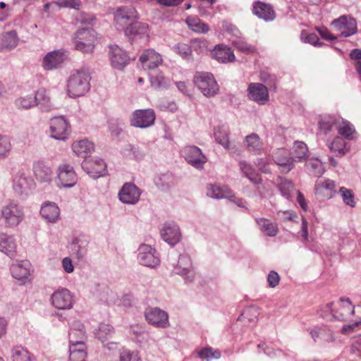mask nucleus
<instances>
[{
	"label": "nucleus",
	"mask_w": 361,
	"mask_h": 361,
	"mask_svg": "<svg viewBox=\"0 0 361 361\" xmlns=\"http://www.w3.org/2000/svg\"><path fill=\"white\" fill-rule=\"evenodd\" d=\"M339 192L345 204L352 208L355 207V197L351 190L345 187H341Z\"/></svg>",
	"instance_id": "55"
},
{
	"label": "nucleus",
	"mask_w": 361,
	"mask_h": 361,
	"mask_svg": "<svg viewBox=\"0 0 361 361\" xmlns=\"http://www.w3.org/2000/svg\"><path fill=\"white\" fill-rule=\"evenodd\" d=\"M238 165L240 171L250 182L255 185L262 183V180L260 174L250 163L242 160L239 161Z\"/></svg>",
	"instance_id": "31"
},
{
	"label": "nucleus",
	"mask_w": 361,
	"mask_h": 361,
	"mask_svg": "<svg viewBox=\"0 0 361 361\" xmlns=\"http://www.w3.org/2000/svg\"><path fill=\"white\" fill-rule=\"evenodd\" d=\"M138 18V15L132 6L118 7L114 14V23L116 30H123L128 27L133 21Z\"/></svg>",
	"instance_id": "5"
},
{
	"label": "nucleus",
	"mask_w": 361,
	"mask_h": 361,
	"mask_svg": "<svg viewBox=\"0 0 361 361\" xmlns=\"http://www.w3.org/2000/svg\"><path fill=\"white\" fill-rule=\"evenodd\" d=\"M34 173L40 182L48 183L52 180L51 168L43 161H37L33 166Z\"/></svg>",
	"instance_id": "32"
},
{
	"label": "nucleus",
	"mask_w": 361,
	"mask_h": 361,
	"mask_svg": "<svg viewBox=\"0 0 361 361\" xmlns=\"http://www.w3.org/2000/svg\"><path fill=\"white\" fill-rule=\"evenodd\" d=\"M351 59L355 60V66L361 81V50L355 49L350 54Z\"/></svg>",
	"instance_id": "62"
},
{
	"label": "nucleus",
	"mask_w": 361,
	"mask_h": 361,
	"mask_svg": "<svg viewBox=\"0 0 361 361\" xmlns=\"http://www.w3.org/2000/svg\"><path fill=\"white\" fill-rule=\"evenodd\" d=\"M33 185V180L24 173H18L13 179V189L19 195L27 194Z\"/></svg>",
	"instance_id": "27"
},
{
	"label": "nucleus",
	"mask_w": 361,
	"mask_h": 361,
	"mask_svg": "<svg viewBox=\"0 0 361 361\" xmlns=\"http://www.w3.org/2000/svg\"><path fill=\"white\" fill-rule=\"evenodd\" d=\"M173 272L183 276L185 282H192L195 278V271L190 257L188 255H180Z\"/></svg>",
	"instance_id": "11"
},
{
	"label": "nucleus",
	"mask_w": 361,
	"mask_h": 361,
	"mask_svg": "<svg viewBox=\"0 0 361 361\" xmlns=\"http://www.w3.org/2000/svg\"><path fill=\"white\" fill-rule=\"evenodd\" d=\"M307 173L312 176L319 178L325 172L323 163L318 158L312 157L307 160L305 164Z\"/></svg>",
	"instance_id": "39"
},
{
	"label": "nucleus",
	"mask_w": 361,
	"mask_h": 361,
	"mask_svg": "<svg viewBox=\"0 0 361 361\" xmlns=\"http://www.w3.org/2000/svg\"><path fill=\"white\" fill-rule=\"evenodd\" d=\"M231 44L237 50L244 54H250L256 51L255 46L248 44L241 37L235 38L231 41Z\"/></svg>",
	"instance_id": "48"
},
{
	"label": "nucleus",
	"mask_w": 361,
	"mask_h": 361,
	"mask_svg": "<svg viewBox=\"0 0 361 361\" xmlns=\"http://www.w3.org/2000/svg\"><path fill=\"white\" fill-rule=\"evenodd\" d=\"M212 54L214 59L222 63L233 62L235 60L233 50L230 47L223 44L216 45L212 51Z\"/></svg>",
	"instance_id": "28"
},
{
	"label": "nucleus",
	"mask_w": 361,
	"mask_h": 361,
	"mask_svg": "<svg viewBox=\"0 0 361 361\" xmlns=\"http://www.w3.org/2000/svg\"><path fill=\"white\" fill-rule=\"evenodd\" d=\"M361 329V320L356 321L350 324H345L343 326L341 332L343 334H350L356 332Z\"/></svg>",
	"instance_id": "63"
},
{
	"label": "nucleus",
	"mask_w": 361,
	"mask_h": 361,
	"mask_svg": "<svg viewBox=\"0 0 361 361\" xmlns=\"http://www.w3.org/2000/svg\"><path fill=\"white\" fill-rule=\"evenodd\" d=\"M207 195L214 199L231 198V190L226 185L209 184L207 187Z\"/></svg>",
	"instance_id": "40"
},
{
	"label": "nucleus",
	"mask_w": 361,
	"mask_h": 361,
	"mask_svg": "<svg viewBox=\"0 0 361 361\" xmlns=\"http://www.w3.org/2000/svg\"><path fill=\"white\" fill-rule=\"evenodd\" d=\"M109 54L112 66L118 70L123 69L129 62L126 52L117 45L110 46Z\"/></svg>",
	"instance_id": "22"
},
{
	"label": "nucleus",
	"mask_w": 361,
	"mask_h": 361,
	"mask_svg": "<svg viewBox=\"0 0 361 361\" xmlns=\"http://www.w3.org/2000/svg\"><path fill=\"white\" fill-rule=\"evenodd\" d=\"M73 152L78 156L86 157L88 154L91 153L94 149V143L87 139L76 140L72 144Z\"/></svg>",
	"instance_id": "38"
},
{
	"label": "nucleus",
	"mask_w": 361,
	"mask_h": 361,
	"mask_svg": "<svg viewBox=\"0 0 361 361\" xmlns=\"http://www.w3.org/2000/svg\"><path fill=\"white\" fill-rule=\"evenodd\" d=\"M88 241L84 238H74L71 243V249L78 259L83 258L87 252Z\"/></svg>",
	"instance_id": "44"
},
{
	"label": "nucleus",
	"mask_w": 361,
	"mask_h": 361,
	"mask_svg": "<svg viewBox=\"0 0 361 361\" xmlns=\"http://www.w3.org/2000/svg\"><path fill=\"white\" fill-rule=\"evenodd\" d=\"M141 190L133 183H125L118 192L119 200L124 204H135L140 197Z\"/></svg>",
	"instance_id": "17"
},
{
	"label": "nucleus",
	"mask_w": 361,
	"mask_h": 361,
	"mask_svg": "<svg viewBox=\"0 0 361 361\" xmlns=\"http://www.w3.org/2000/svg\"><path fill=\"white\" fill-rule=\"evenodd\" d=\"M149 27L146 23L135 22L125 29V35L132 40L147 37Z\"/></svg>",
	"instance_id": "25"
},
{
	"label": "nucleus",
	"mask_w": 361,
	"mask_h": 361,
	"mask_svg": "<svg viewBox=\"0 0 361 361\" xmlns=\"http://www.w3.org/2000/svg\"><path fill=\"white\" fill-rule=\"evenodd\" d=\"M338 134L341 137L345 138L348 140H353L355 134V129L353 124L349 121H343L342 123L337 127Z\"/></svg>",
	"instance_id": "46"
},
{
	"label": "nucleus",
	"mask_w": 361,
	"mask_h": 361,
	"mask_svg": "<svg viewBox=\"0 0 361 361\" xmlns=\"http://www.w3.org/2000/svg\"><path fill=\"white\" fill-rule=\"evenodd\" d=\"M314 189L315 194L327 199L332 198L337 192L335 181L329 178L317 180Z\"/></svg>",
	"instance_id": "19"
},
{
	"label": "nucleus",
	"mask_w": 361,
	"mask_h": 361,
	"mask_svg": "<svg viewBox=\"0 0 361 361\" xmlns=\"http://www.w3.org/2000/svg\"><path fill=\"white\" fill-rule=\"evenodd\" d=\"M308 153L307 145L302 141H295L291 149V158L293 162L303 161Z\"/></svg>",
	"instance_id": "41"
},
{
	"label": "nucleus",
	"mask_w": 361,
	"mask_h": 361,
	"mask_svg": "<svg viewBox=\"0 0 361 361\" xmlns=\"http://www.w3.org/2000/svg\"><path fill=\"white\" fill-rule=\"evenodd\" d=\"M50 137L58 140H66L70 133V126L64 116H56L49 123Z\"/></svg>",
	"instance_id": "10"
},
{
	"label": "nucleus",
	"mask_w": 361,
	"mask_h": 361,
	"mask_svg": "<svg viewBox=\"0 0 361 361\" xmlns=\"http://www.w3.org/2000/svg\"><path fill=\"white\" fill-rule=\"evenodd\" d=\"M42 217L48 223L55 224L60 218V209L53 202L42 203L40 209Z\"/></svg>",
	"instance_id": "23"
},
{
	"label": "nucleus",
	"mask_w": 361,
	"mask_h": 361,
	"mask_svg": "<svg viewBox=\"0 0 361 361\" xmlns=\"http://www.w3.org/2000/svg\"><path fill=\"white\" fill-rule=\"evenodd\" d=\"M335 125V120L332 118H323L319 122V130L324 135L329 134Z\"/></svg>",
	"instance_id": "58"
},
{
	"label": "nucleus",
	"mask_w": 361,
	"mask_h": 361,
	"mask_svg": "<svg viewBox=\"0 0 361 361\" xmlns=\"http://www.w3.org/2000/svg\"><path fill=\"white\" fill-rule=\"evenodd\" d=\"M137 259L142 266L156 268L160 264L159 255L151 245L141 244L137 249Z\"/></svg>",
	"instance_id": "6"
},
{
	"label": "nucleus",
	"mask_w": 361,
	"mask_h": 361,
	"mask_svg": "<svg viewBox=\"0 0 361 361\" xmlns=\"http://www.w3.org/2000/svg\"><path fill=\"white\" fill-rule=\"evenodd\" d=\"M25 213L22 206L14 201L6 204L1 209V218L6 226L13 228L24 219Z\"/></svg>",
	"instance_id": "4"
},
{
	"label": "nucleus",
	"mask_w": 361,
	"mask_h": 361,
	"mask_svg": "<svg viewBox=\"0 0 361 361\" xmlns=\"http://www.w3.org/2000/svg\"><path fill=\"white\" fill-rule=\"evenodd\" d=\"M85 337V330L83 324L79 320H74L71 324V328L69 333V341L71 338L82 340Z\"/></svg>",
	"instance_id": "49"
},
{
	"label": "nucleus",
	"mask_w": 361,
	"mask_h": 361,
	"mask_svg": "<svg viewBox=\"0 0 361 361\" xmlns=\"http://www.w3.org/2000/svg\"><path fill=\"white\" fill-rule=\"evenodd\" d=\"M183 156L189 164L197 169H203L207 162V157L202 150L194 145L186 147L183 150Z\"/></svg>",
	"instance_id": "15"
},
{
	"label": "nucleus",
	"mask_w": 361,
	"mask_h": 361,
	"mask_svg": "<svg viewBox=\"0 0 361 361\" xmlns=\"http://www.w3.org/2000/svg\"><path fill=\"white\" fill-rule=\"evenodd\" d=\"M156 185L161 190H166L173 185V178L171 173L160 175L155 180Z\"/></svg>",
	"instance_id": "50"
},
{
	"label": "nucleus",
	"mask_w": 361,
	"mask_h": 361,
	"mask_svg": "<svg viewBox=\"0 0 361 361\" xmlns=\"http://www.w3.org/2000/svg\"><path fill=\"white\" fill-rule=\"evenodd\" d=\"M120 361H140L137 354L128 350L123 349L120 352Z\"/></svg>",
	"instance_id": "64"
},
{
	"label": "nucleus",
	"mask_w": 361,
	"mask_h": 361,
	"mask_svg": "<svg viewBox=\"0 0 361 361\" xmlns=\"http://www.w3.org/2000/svg\"><path fill=\"white\" fill-rule=\"evenodd\" d=\"M186 23L194 32L207 33L209 31V26L197 17H188L186 19Z\"/></svg>",
	"instance_id": "47"
},
{
	"label": "nucleus",
	"mask_w": 361,
	"mask_h": 361,
	"mask_svg": "<svg viewBox=\"0 0 361 361\" xmlns=\"http://www.w3.org/2000/svg\"><path fill=\"white\" fill-rule=\"evenodd\" d=\"M97 32L92 28L78 29L73 37L74 48L82 53L93 52L97 43Z\"/></svg>",
	"instance_id": "2"
},
{
	"label": "nucleus",
	"mask_w": 361,
	"mask_h": 361,
	"mask_svg": "<svg viewBox=\"0 0 361 361\" xmlns=\"http://www.w3.org/2000/svg\"><path fill=\"white\" fill-rule=\"evenodd\" d=\"M13 361H32V356L23 347H17L12 350Z\"/></svg>",
	"instance_id": "51"
},
{
	"label": "nucleus",
	"mask_w": 361,
	"mask_h": 361,
	"mask_svg": "<svg viewBox=\"0 0 361 361\" xmlns=\"http://www.w3.org/2000/svg\"><path fill=\"white\" fill-rule=\"evenodd\" d=\"M66 59L65 53L61 50L49 51L43 57L42 67L47 71L57 69L62 66Z\"/></svg>",
	"instance_id": "16"
},
{
	"label": "nucleus",
	"mask_w": 361,
	"mask_h": 361,
	"mask_svg": "<svg viewBox=\"0 0 361 361\" xmlns=\"http://www.w3.org/2000/svg\"><path fill=\"white\" fill-rule=\"evenodd\" d=\"M255 222L260 231L269 237H274L279 233V228L276 223L265 218H255Z\"/></svg>",
	"instance_id": "35"
},
{
	"label": "nucleus",
	"mask_w": 361,
	"mask_h": 361,
	"mask_svg": "<svg viewBox=\"0 0 361 361\" xmlns=\"http://www.w3.org/2000/svg\"><path fill=\"white\" fill-rule=\"evenodd\" d=\"M246 150L253 155H259L264 151V144L259 136L252 133L245 137L243 140Z\"/></svg>",
	"instance_id": "24"
},
{
	"label": "nucleus",
	"mask_w": 361,
	"mask_h": 361,
	"mask_svg": "<svg viewBox=\"0 0 361 361\" xmlns=\"http://www.w3.org/2000/svg\"><path fill=\"white\" fill-rule=\"evenodd\" d=\"M173 50L183 59H190L192 56V49L186 44L178 43L173 47Z\"/></svg>",
	"instance_id": "57"
},
{
	"label": "nucleus",
	"mask_w": 361,
	"mask_h": 361,
	"mask_svg": "<svg viewBox=\"0 0 361 361\" xmlns=\"http://www.w3.org/2000/svg\"><path fill=\"white\" fill-rule=\"evenodd\" d=\"M329 149L334 152L336 156L342 157L349 150L347 143L341 137H336L334 140L328 145Z\"/></svg>",
	"instance_id": "45"
},
{
	"label": "nucleus",
	"mask_w": 361,
	"mask_h": 361,
	"mask_svg": "<svg viewBox=\"0 0 361 361\" xmlns=\"http://www.w3.org/2000/svg\"><path fill=\"white\" fill-rule=\"evenodd\" d=\"M273 159L276 164L282 168L285 172H289L294 167V162L284 149H278L274 154Z\"/></svg>",
	"instance_id": "30"
},
{
	"label": "nucleus",
	"mask_w": 361,
	"mask_h": 361,
	"mask_svg": "<svg viewBox=\"0 0 361 361\" xmlns=\"http://www.w3.org/2000/svg\"><path fill=\"white\" fill-rule=\"evenodd\" d=\"M149 80L151 86L155 90H166L171 85L170 79L166 78L162 73L150 74Z\"/></svg>",
	"instance_id": "43"
},
{
	"label": "nucleus",
	"mask_w": 361,
	"mask_h": 361,
	"mask_svg": "<svg viewBox=\"0 0 361 361\" xmlns=\"http://www.w3.org/2000/svg\"><path fill=\"white\" fill-rule=\"evenodd\" d=\"M161 235L162 239L171 246L177 244L181 238L179 227L174 222L165 224L161 231Z\"/></svg>",
	"instance_id": "20"
},
{
	"label": "nucleus",
	"mask_w": 361,
	"mask_h": 361,
	"mask_svg": "<svg viewBox=\"0 0 361 361\" xmlns=\"http://www.w3.org/2000/svg\"><path fill=\"white\" fill-rule=\"evenodd\" d=\"M123 154L136 160H142L145 157V152L140 147L128 145L123 149Z\"/></svg>",
	"instance_id": "53"
},
{
	"label": "nucleus",
	"mask_w": 361,
	"mask_h": 361,
	"mask_svg": "<svg viewBox=\"0 0 361 361\" xmlns=\"http://www.w3.org/2000/svg\"><path fill=\"white\" fill-rule=\"evenodd\" d=\"M143 68L154 70L162 63L161 56L154 49H147L140 56Z\"/></svg>",
	"instance_id": "21"
},
{
	"label": "nucleus",
	"mask_w": 361,
	"mask_h": 361,
	"mask_svg": "<svg viewBox=\"0 0 361 361\" xmlns=\"http://www.w3.org/2000/svg\"><path fill=\"white\" fill-rule=\"evenodd\" d=\"M17 243L13 235L5 233H0V252L10 257H13L16 253Z\"/></svg>",
	"instance_id": "26"
},
{
	"label": "nucleus",
	"mask_w": 361,
	"mask_h": 361,
	"mask_svg": "<svg viewBox=\"0 0 361 361\" xmlns=\"http://www.w3.org/2000/svg\"><path fill=\"white\" fill-rule=\"evenodd\" d=\"M193 82L195 86L207 97H212L219 92V85L211 73L197 72L194 76Z\"/></svg>",
	"instance_id": "3"
},
{
	"label": "nucleus",
	"mask_w": 361,
	"mask_h": 361,
	"mask_svg": "<svg viewBox=\"0 0 361 361\" xmlns=\"http://www.w3.org/2000/svg\"><path fill=\"white\" fill-rule=\"evenodd\" d=\"M30 264L27 261L13 264L11 267V274L17 280H26L30 274Z\"/></svg>",
	"instance_id": "36"
},
{
	"label": "nucleus",
	"mask_w": 361,
	"mask_h": 361,
	"mask_svg": "<svg viewBox=\"0 0 361 361\" xmlns=\"http://www.w3.org/2000/svg\"><path fill=\"white\" fill-rule=\"evenodd\" d=\"M279 188L281 192V195L286 199H289L291 197V194L294 192V185L291 180H282Z\"/></svg>",
	"instance_id": "56"
},
{
	"label": "nucleus",
	"mask_w": 361,
	"mask_h": 361,
	"mask_svg": "<svg viewBox=\"0 0 361 361\" xmlns=\"http://www.w3.org/2000/svg\"><path fill=\"white\" fill-rule=\"evenodd\" d=\"M57 176V185L60 188H72L78 182V176L73 167L68 164H62L59 166Z\"/></svg>",
	"instance_id": "9"
},
{
	"label": "nucleus",
	"mask_w": 361,
	"mask_h": 361,
	"mask_svg": "<svg viewBox=\"0 0 361 361\" xmlns=\"http://www.w3.org/2000/svg\"><path fill=\"white\" fill-rule=\"evenodd\" d=\"M51 302L52 305L59 310H68L73 305V296L66 288H60L51 295Z\"/></svg>",
	"instance_id": "13"
},
{
	"label": "nucleus",
	"mask_w": 361,
	"mask_h": 361,
	"mask_svg": "<svg viewBox=\"0 0 361 361\" xmlns=\"http://www.w3.org/2000/svg\"><path fill=\"white\" fill-rule=\"evenodd\" d=\"M113 334L114 328L111 325L102 323L97 330L96 336L102 343H104V341L107 340V338L111 336Z\"/></svg>",
	"instance_id": "52"
},
{
	"label": "nucleus",
	"mask_w": 361,
	"mask_h": 361,
	"mask_svg": "<svg viewBox=\"0 0 361 361\" xmlns=\"http://www.w3.org/2000/svg\"><path fill=\"white\" fill-rule=\"evenodd\" d=\"M215 140L224 149L234 152L236 151L235 146H231L229 141V131L226 128L219 126L214 130Z\"/></svg>",
	"instance_id": "34"
},
{
	"label": "nucleus",
	"mask_w": 361,
	"mask_h": 361,
	"mask_svg": "<svg viewBox=\"0 0 361 361\" xmlns=\"http://www.w3.org/2000/svg\"><path fill=\"white\" fill-rule=\"evenodd\" d=\"M69 343V361H86L87 353L85 342L71 338Z\"/></svg>",
	"instance_id": "18"
},
{
	"label": "nucleus",
	"mask_w": 361,
	"mask_h": 361,
	"mask_svg": "<svg viewBox=\"0 0 361 361\" xmlns=\"http://www.w3.org/2000/svg\"><path fill=\"white\" fill-rule=\"evenodd\" d=\"M300 39L302 42L310 44L314 47H321L324 44V43L319 41L318 36L315 33H308L306 30L301 32Z\"/></svg>",
	"instance_id": "54"
},
{
	"label": "nucleus",
	"mask_w": 361,
	"mask_h": 361,
	"mask_svg": "<svg viewBox=\"0 0 361 361\" xmlns=\"http://www.w3.org/2000/svg\"><path fill=\"white\" fill-rule=\"evenodd\" d=\"M16 108L20 111H26L37 106L35 91L31 94H22L14 101Z\"/></svg>",
	"instance_id": "37"
},
{
	"label": "nucleus",
	"mask_w": 361,
	"mask_h": 361,
	"mask_svg": "<svg viewBox=\"0 0 361 361\" xmlns=\"http://www.w3.org/2000/svg\"><path fill=\"white\" fill-rule=\"evenodd\" d=\"M331 26L334 31L338 32L339 35L343 37L352 36L357 30L355 19L347 15H343L334 19L331 23Z\"/></svg>",
	"instance_id": "7"
},
{
	"label": "nucleus",
	"mask_w": 361,
	"mask_h": 361,
	"mask_svg": "<svg viewBox=\"0 0 361 361\" xmlns=\"http://www.w3.org/2000/svg\"><path fill=\"white\" fill-rule=\"evenodd\" d=\"M90 74L87 70H77L71 73L66 85L68 96L75 98L85 95L90 89Z\"/></svg>",
	"instance_id": "1"
},
{
	"label": "nucleus",
	"mask_w": 361,
	"mask_h": 361,
	"mask_svg": "<svg viewBox=\"0 0 361 361\" xmlns=\"http://www.w3.org/2000/svg\"><path fill=\"white\" fill-rule=\"evenodd\" d=\"M147 322L156 328H166L169 326V317H145Z\"/></svg>",
	"instance_id": "59"
},
{
	"label": "nucleus",
	"mask_w": 361,
	"mask_h": 361,
	"mask_svg": "<svg viewBox=\"0 0 361 361\" xmlns=\"http://www.w3.org/2000/svg\"><path fill=\"white\" fill-rule=\"evenodd\" d=\"M11 149V144L9 137L0 135V156H7Z\"/></svg>",
	"instance_id": "60"
},
{
	"label": "nucleus",
	"mask_w": 361,
	"mask_h": 361,
	"mask_svg": "<svg viewBox=\"0 0 361 361\" xmlns=\"http://www.w3.org/2000/svg\"><path fill=\"white\" fill-rule=\"evenodd\" d=\"M155 118L156 115L153 109H137L132 113L130 123L135 128H147L154 125Z\"/></svg>",
	"instance_id": "8"
},
{
	"label": "nucleus",
	"mask_w": 361,
	"mask_h": 361,
	"mask_svg": "<svg viewBox=\"0 0 361 361\" xmlns=\"http://www.w3.org/2000/svg\"><path fill=\"white\" fill-rule=\"evenodd\" d=\"M157 107L161 111H169L171 112H175L178 109V106L174 101H170L167 99H161L159 101Z\"/></svg>",
	"instance_id": "61"
},
{
	"label": "nucleus",
	"mask_w": 361,
	"mask_h": 361,
	"mask_svg": "<svg viewBox=\"0 0 361 361\" xmlns=\"http://www.w3.org/2000/svg\"><path fill=\"white\" fill-rule=\"evenodd\" d=\"M18 38L16 31L4 32L0 35V51L13 49L17 46Z\"/></svg>",
	"instance_id": "42"
},
{
	"label": "nucleus",
	"mask_w": 361,
	"mask_h": 361,
	"mask_svg": "<svg viewBox=\"0 0 361 361\" xmlns=\"http://www.w3.org/2000/svg\"><path fill=\"white\" fill-rule=\"evenodd\" d=\"M35 97H36L37 106H39L42 111H49L54 109V105L44 88H39L35 91Z\"/></svg>",
	"instance_id": "33"
},
{
	"label": "nucleus",
	"mask_w": 361,
	"mask_h": 361,
	"mask_svg": "<svg viewBox=\"0 0 361 361\" xmlns=\"http://www.w3.org/2000/svg\"><path fill=\"white\" fill-rule=\"evenodd\" d=\"M252 11L255 16L265 21H271L275 18L273 8L269 4L262 1H256L253 4Z\"/></svg>",
	"instance_id": "29"
},
{
	"label": "nucleus",
	"mask_w": 361,
	"mask_h": 361,
	"mask_svg": "<svg viewBox=\"0 0 361 361\" xmlns=\"http://www.w3.org/2000/svg\"><path fill=\"white\" fill-rule=\"evenodd\" d=\"M247 97L259 105L267 103L269 99L267 87L262 83L251 82L247 87Z\"/></svg>",
	"instance_id": "14"
},
{
	"label": "nucleus",
	"mask_w": 361,
	"mask_h": 361,
	"mask_svg": "<svg viewBox=\"0 0 361 361\" xmlns=\"http://www.w3.org/2000/svg\"><path fill=\"white\" fill-rule=\"evenodd\" d=\"M82 169L92 178H97L105 174L106 164L98 157L85 159L82 163Z\"/></svg>",
	"instance_id": "12"
}]
</instances>
